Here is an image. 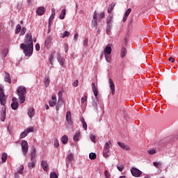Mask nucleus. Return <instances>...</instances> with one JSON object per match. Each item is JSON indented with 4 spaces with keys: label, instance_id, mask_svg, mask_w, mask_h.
Here are the masks:
<instances>
[{
    "label": "nucleus",
    "instance_id": "38",
    "mask_svg": "<svg viewBox=\"0 0 178 178\" xmlns=\"http://www.w3.org/2000/svg\"><path fill=\"white\" fill-rule=\"evenodd\" d=\"M6 55H8V51L6 49L2 50L1 58H6Z\"/></svg>",
    "mask_w": 178,
    "mask_h": 178
},
{
    "label": "nucleus",
    "instance_id": "16",
    "mask_svg": "<svg viewBox=\"0 0 178 178\" xmlns=\"http://www.w3.org/2000/svg\"><path fill=\"white\" fill-rule=\"evenodd\" d=\"M31 161H36L35 158L37 156V150L33 148L31 152Z\"/></svg>",
    "mask_w": 178,
    "mask_h": 178
},
{
    "label": "nucleus",
    "instance_id": "28",
    "mask_svg": "<svg viewBox=\"0 0 178 178\" xmlns=\"http://www.w3.org/2000/svg\"><path fill=\"white\" fill-rule=\"evenodd\" d=\"M65 16H66V10L63 9L61 10L59 17L61 20H63V19H65Z\"/></svg>",
    "mask_w": 178,
    "mask_h": 178
},
{
    "label": "nucleus",
    "instance_id": "52",
    "mask_svg": "<svg viewBox=\"0 0 178 178\" xmlns=\"http://www.w3.org/2000/svg\"><path fill=\"white\" fill-rule=\"evenodd\" d=\"M64 47H65V54H67V51H69V44H65Z\"/></svg>",
    "mask_w": 178,
    "mask_h": 178
},
{
    "label": "nucleus",
    "instance_id": "63",
    "mask_svg": "<svg viewBox=\"0 0 178 178\" xmlns=\"http://www.w3.org/2000/svg\"><path fill=\"white\" fill-rule=\"evenodd\" d=\"M103 156H104V158H108V156H109V153L103 152Z\"/></svg>",
    "mask_w": 178,
    "mask_h": 178
},
{
    "label": "nucleus",
    "instance_id": "15",
    "mask_svg": "<svg viewBox=\"0 0 178 178\" xmlns=\"http://www.w3.org/2000/svg\"><path fill=\"white\" fill-rule=\"evenodd\" d=\"M5 76H4V81L6 83H8L10 84L12 83V79H10V74H8V72H4Z\"/></svg>",
    "mask_w": 178,
    "mask_h": 178
},
{
    "label": "nucleus",
    "instance_id": "35",
    "mask_svg": "<svg viewBox=\"0 0 178 178\" xmlns=\"http://www.w3.org/2000/svg\"><path fill=\"white\" fill-rule=\"evenodd\" d=\"M21 31H22V26H20V24H17L16 26L15 34H19V33H20Z\"/></svg>",
    "mask_w": 178,
    "mask_h": 178
},
{
    "label": "nucleus",
    "instance_id": "6",
    "mask_svg": "<svg viewBox=\"0 0 178 178\" xmlns=\"http://www.w3.org/2000/svg\"><path fill=\"white\" fill-rule=\"evenodd\" d=\"M131 173L134 177H140L143 175V172L138 170V168H133L131 170Z\"/></svg>",
    "mask_w": 178,
    "mask_h": 178
},
{
    "label": "nucleus",
    "instance_id": "56",
    "mask_svg": "<svg viewBox=\"0 0 178 178\" xmlns=\"http://www.w3.org/2000/svg\"><path fill=\"white\" fill-rule=\"evenodd\" d=\"M83 45L84 47H87L88 45V40L86 39L85 40H83Z\"/></svg>",
    "mask_w": 178,
    "mask_h": 178
},
{
    "label": "nucleus",
    "instance_id": "44",
    "mask_svg": "<svg viewBox=\"0 0 178 178\" xmlns=\"http://www.w3.org/2000/svg\"><path fill=\"white\" fill-rule=\"evenodd\" d=\"M70 35V33L67 31L64 32V34L62 36V38H65V37H69Z\"/></svg>",
    "mask_w": 178,
    "mask_h": 178
},
{
    "label": "nucleus",
    "instance_id": "59",
    "mask_svg": "<svg viewBox=\"0 0 178 178\" xmlns=\"http://www.w3.org/2000/svg\"><path fill=\"white\" fill-rule=\"evenodd\" d=\"M82 124L84 130H87V123L86 122H83Z\"/></svg>",
    "mask_w": 178,
    "mask_h": 178
},
{
    "label": "nucleus",
    "instance_id": "57",
    "mask_svg": "<svg viewBox=\"0 0 178 178\" xmlns=\"http://www.w3.org/2000/svg\"><path fill=\"white\" fill-rule=\"evenodd\" d=\"M99 19H104V17H105V13H102L99 14Z\"/></svg>",
    "mask_w": 178,
    "mask_h": 178
},
{
    "label": "nucleus",
    "instance_id": "13",
    "mask_svg": "<svg viewBox=\"0 0 178 178\" xmlns=\"http://www.w3.org/2000/svg\"><path fill=\"white\" fill-rule=\"evenodd\" d=\"M44 13H45V8H44L43 6L39 7L36 10V15H38V16H42Z\"/></svg>",
    "mask_w": 178,
    "mask_h": 178
},
{
    "label": "nucleus",
    "instance_id": "8",
    "mask_svg": "<svg viewBox=\"0 0 178 178\" xmlns=\"http://www.w3.org/2000/svg\"><path fill=\"white\" fill-rule=\"evenodd\" d=\"M0 119L1 122H5L6 119V107H5V106H3L2 107L1 113L0 115Z\"/></svg>",
    "mask_w": 178,
    "mask_h": 178
},
{
    "label": "nucleus",
    "instance_id": "42",
    "mask_svg": "<svg viewBox=\"0 0 178 178\" xmlns=\"http://www.w3.org/2000/svg\"><path fill=\"white\" fill-rule=\"evenodd\" d=\"M27 134H27L26 131H23L22 133H21L19 138H24L27 136Z\"/></svg>",
    "mask_w": 178,
    "mask_h": 178
},
{
    "label": "nucleus",
    "instance_id": "26",
    "mask_svg": "<svg viewBox=\"0 0 178 178\" xmlns=\"http://www.w3.org/2000/svg\"><path fill=\"white\" fill-rule=\"evenodd\" d=\"M11 108H12V109H13V111H16V109H17V108H19V102H13L11 104Z\"/></svg>",
    "mask_w": 178,
    "mask_h": 178
},
{
    "label": "nucleus",
    "instance_id": "17",
    "mask_svg": "<svg viewBox=\"0 0 178 178\" xmlns=\"http://www.w3.org/2000/svg\"><path fill=\"white\" fill-rule=\"evenodd\" d=\"M41 166L44 172H48V162L45 160H42L41 162Z\"/></svg>",
    "mask_w": 178,
    "mask_h": 178
},
{
    "label": "nucleus",
    "instance_id": "11",
    "mask_svg": "<svg viewBox=\"0 0 178 178\" xmlns=\"http://www.w3.org/2000/svg\"><path fill=\"white\" fill-rule=\"evenodd\" d=\"M108 83H109V87L111 90V94L113 95H115V83H113V81L112 80V79H108Z\"/></svg>",
    "mask_w": 178,
    "mask_h": 178
},
{
    "label": "nucleus",
    "instance_id": "19",
    "mask_svg": "<svg viewBox=\"0 0 178 178\" xmlns=\"http://www.w3.org/2000/svg\"><path fill=\"white\" fill-rule=\"evenodd\" d=\"M49 106H55L56 105V96H52L51 100L49 102Z\"/></svg>",
    "mask_w": 178,
    "mask_h": 178
},
{
    "label": "nucleus",
    "instance_id": "46",
    "mask_svg": "<svg viewBox=\"0 0 178 178\" xmlns=\"http://www.w3.org/2000/svg\"><path fill=\"white\" fill-rule=\"evenodd\" d=\"M153 165L154 166H155V168H156L157 169H159V166H161L160 163L154 161L153 162Z\"/></svg>",
    "mask_w": 178,
    "mask_h": 178
},
{
    "label": "nucleus",
    "instance_id": "55",
    "mask_svg": "<svg viewBox=\"0 0 178 178\" xmlns=\"http://www.w3.org/2000/svg\"><path fill=\"white\" fill-rule=\"evenodd\" d=\"M33 131V128H28L25 131L27 133V134H29V133H31Z\"/></svg>",
    "mask_w": 178,
    "mask_h": 178
},
{
    "label": "nucleus",
    "instance_id": "21",
    "mask_svg": "<svg viewBox=\"0 0 178 178\" xmlns=\"http://www.w3.org/2000/svg\"><path fill=\"white\" fill-rule=\"evenodd\" d=\"M56 55L58 62H59L60 66H63V58H62L59 53H57Z\"/></svg>",
    "mask_w": 178,
    "mask_h": 178
},
{
    "label": "nucleus",
    "instance_id": "12",
    "mask_svg": "<svg viewBox=\"0 0 178 178\" xmlns=\"http://www.w3.org/2000/svg\"><path fill=\"white\" fill-rule=\"evenodd\" d=\"M118 144L122 149H124V151H129L130 150V147H129L126 143H121V142H118Z\"/></svg>",
    "mask_w": 178,
    "mask_h": 178
},
{
    "label": "nucleus",
    "instance_id": "50",
    "mask_svg": "<svg viewBox=\"0 0 178 178\" xmlns=\"http://www.w3.org/2000/svg\"><path fill=\"white\" fill-rule=\"evenodd\" d=\"M54 147L56 148H58V147H59V142L58 141V139H55L54 140Z\"/></svg>",
    "mask_w": 178,
    "mask_h": 178
},
{
    "label": "nucleus",
    "instance_id": "61",
    "mask_svg": "<svg viewBox=\"0 0 178 178\" xmlns=\"http://www.w3.org/2000/svg\"><path fill=\"white\" fill-rule=\"evenodd\" d=\"M78 37H79V33H75L74 35V40L75 41H77Z\"/></svg>",
    "mask_w": 178,
    "mask_h": 178
},
{
    "label": "nucleus",
    "instance_id": "45",
    "mask_svg": "<svg viewBox=\"0 0 178 178\" xmlns=\"http://www.w3.org/2000/svg\"><path fill=\"white\" fill-rule=\"evenodd\" d=\"M111 144V140H108V142L106 143L104 148L109 149L111 148L110 147Z\"/></svg>",
    "mask_w": 178,
    "mask_h": 178
},
{
    "label": "nucleus",
    "instance_id": "27",
    "mask_svg": "<svg viewBox=\"0 0 178 178\" xmlns=\"http://www.w3.org/2000/svg\"><path fill=\"white\" fill-rule=\"evenodd\" d=\"M116 6V3L113 2L111 5L110 7L108 8L107 12L108 13H111L113 10V8Z\"/></svg>",
    "mask_w": 178,
    "mask_h": 178
},
{
    "label": "nucleus",
    "instance_id": "33",
    "mask_svg": "<svg viewBox=\"0 0 178 178\" xmlns=\"http://www.w3.org/2000/svg\"><path fill=\"white\" fill-rule=\"evenodd\" d=\"M92 91L96 99H98V88H95V89H92Z\"/></svg>",
    "mask_w": 178,
    "mask_h": 178
},
{
    "label": "nucleus",
    "instance_id": "64",
    "mask_svg": "<svg viewBox=\"0 0 178 178\" xmlns=\"http://www.w3.org/2000/svg\"><path fill=\"white\" fill-rule=\"evenodd\" d=\"M103 152L109 154V149H106V148L104 147V150H103Z\"/></svg>",
    "mask_w": 178,
    "mask_h": 178
},
{
    "label": "nucleus",
    "instance_id": "32",
    "mask_svg": "<svg viewBox=\"0 0 178 178\" xmlns=\"http://www.w3.org/2000/svg\"><path fill=\"white\" fill-rule=\"evenodd\" d=\"M79 138H80V132H76L74 135L73 140L74 141H78Z\"/></svg>",
    "mask_w": 178,
    "mask_h": 178
},
{
    "label": "nucleus",
    "instance_id": "48",
    "mask_svg": "<svg viewBox=\"0 0 178 178\" xmlns=\"http://www.w3.org/2000/svg\"><path fill=\"white\" fill-rule=\"evenodd\" d=\"M90 138L92 143H95V139L97 138V137L91 134Z\"/></svg>",
    "mask_w": 178,
    "mask_h": 178
},
{
    "label": "nucleus",
    "instance_id": "41",
    "mask_svg": "<svg viewBox=\"0 0 178 178\" xmlns=\"http://www.w3.org/2000/svg\"><path fill=\"white\" fill-rule=\"evenodd\" d=\"M112 23V15H108L106 20V24H111Z\"/></svg>",
    "mask_w": 178,
    "mask_h": 178
},
{
    "label": "nucleus",
    "instance_id": "7",
    "mask_svg": "<svg viewBox=\"0 0 178 178\" xmlns=\"http://www.w3.org/2000/svg\"><path fill=\"white\" fill-rule=\"evenodd\" d=\"M65 119L66 122H67V127L69 128L73 123L72 121V113L70 111L67 112Z\"/></svg>",
    "mask_w": 178,
    "mask_h": 178
},
{
    "label": "nucleus",
    "instance_id": "47",
    "mask_svg": "<svg viewBox=\"0 0 178 178\" xmlns=\"http://www.w3.org/2000/svg\"><path fill=\"white\" fill-rule=\"evenodd\" d=\"M105 59L106 62L110 63L111 62V57L109 56V54H104Z\"/></svg>",
    "mask_w": 178,
    "mask_h": 178
},
{
    "label": "nucleus",
    "instance_id": "58",
    "mask_svg": "<svg viewBox=\"0 0 178 178\" xmlns=\"http://www.w3.org/2000/svg\"><path fill=\"white\" fill-rule=\"evenodd\" d=\"M117 168L120 172H123L124 168L122 165H118Z\"/></svg>",
    "mask_w": 178,
    "mask_h": 178
},
{
    "label": "nucleus",
    "instance_id": "34",
    "mask_svg": "<svg viewBox=\"0 0 178 178\" xmlns=\"http://www.w3.org/2000/svg\"><path fill=\"white\" fill-rule=\"evenodd\" d=\"M89 158L92 161L94 160V159H97V154L95 153L91 152V153L89 154Z\"/></svg>",
    "mask_w": 178,
    "mask_h": 178
},
{
    "label": "nucleus",
    "instance_id": "20",
    "mask_svg": "<svg viewBox=\"0 0 178 178\" xmlns=\"http://www.w3.org/2000/svg\"><path fill=\"white\" fill-rule=\"evenodd\" d=\"M54 17H55V8H51V15L49 19V26H51V23H52V20H54Z\"/></svg>",
    "mask_w": 178,
    "mask_h": 178
},
{
    "label": "nucleus",
    "instance_id": "3",
    "mask_svg": "<svg viewBox=\"0 0 178 178\" xmlns=\"http://www.w3.org/2000/svg\"><path fill=\"white\" fill-rule=\"evenodd\" d=\"M62 91H59L58 92V102H57V105L56 106V111H59V108H60L62 106V105H63V96L62 95Z\"/></svg>",
    "mask_w": 178,
    "mask_h": 178
},
{
    "label": "nucleus",
    "instance_id": "60",
    "mask_svg": "<svg viewBox=\"0 0 178 178\" xmlns=\"http://www.w3.org/2000/svg\"><path fill=\"white\" fill-rule=\"evenodd\" d=\"M35 50L38 52L40 51V44L37 43L35 44Z\"/></svg>",
    "mask_w": 178,
    "mask_h": 178
},
{
    "label": "nucleus",
    "instance_id": "43",
    "mask_svg": "<svg viewBox=\"0 0 178 178\" xmlns=\"http://www.w3.org/2000/svg\"><path fill=\"white\" fill-rule=\"evenodd\" d=\"M92 105L95 111H98V104H97V102L93 101Z\"/></svg>",
    "mask_w": 178,
    "mask_h": 178
},
{
    "label": "nucleus",
    "instance_id": "9",
    "mask_svg": "<svg viewBox=\"0 0 178 178\" xmlns=\"http://www.w3.org/2000/svg\"><path fill=\"white\" fill-rule=\"evenodd\" d=\"M51 45H52V37L51 35H48L44 41V47L49 48Z\"/></svg>",
    "mask_w": 178,
    "mask_h": 178
},
{
    "label": "nucleus",
    "instance_id": "24",
    "mask_svg": "<svg viewBox=\"0 0 178 178\" xmlns=\"http://www.w3.org/2000/svg\"><path fill=\"white\" fill-rule=\"evenodd\" d=\"M34 113H35V112H34V108H30L29 109V111H28V116L29 117V118H33V116H34Z\"/></svg>",
    "mask_w": 178,
    "mask_h": 178
},
{
    "label": "nucleus",
    "instance_id": "4",
    "mask_svg": "<svg viewBox=\"0 0 178 178\" xmlns=\"http://www.w3.org/2000/svg\"><path fill=\"white\" fill-rule=\"evenodd\" d=\"M0 104L3 106H5L6 104V96H5V93L3 92V88L1 86H0Z\"/></svg>",
    "mask_w": 178,
    "mask_h": 178
},
{
    "label": "nucleus",
    "instance_id": "23",
    "mask_svg": "<svg viewBox=\"0 0 178 178\" xmlns=\"http://www.w3.org/2000/svg\"><path fill=\"white\" fill-rule=\"evenodd\" d=\"M35 162H37L36 160H31V162L28 163L29 169H33L35 166Z\"/></svg>",
    "mask_w": 178,
    "mask_h": 178
},
{
    "label": "nucleus",
    "instance_id": "37",
    "mask_svg": "<svg viewBox=\"0 0 178 178\" xmlns=\"http://www.w3.org/2000/svg\"><path fill=\"white\" fill-rule=\"evenodd\" d=\"M23 170H24V166L22 165L19 166L17 172L19 173V175H22L23 173Z\"/></svg>",
    "mask_w": 178,
    "mask_h": 178
},
{
    "label": "nucleus",
    "instance_id": "39",
    "mask_svg": "<svg viewBox=\"0 0 178 178\" xmlns=\"http://www.w3.org/2000/svg\"><path fill=\"white\" fill-rule=\"evenodd\" d=\"M50 178H58V175L55 172H51L49 175Z\"/></svg>",
    "mask_w": 178,
    "mask_h": 178
},
{
    "label": "nucleus",
    "instance_id": "22",
    "mask_svg": "<svg viewBox=\"0 0 178 178\" xmlns=\"http://www.w3.org/2000/svg\"><path fill=\"white\" fill-rule=\"evenodd\" d=\"M49 83H51V80L49 79V76H45L44 84L46 88L49 86Z\"/></svg>",
    "mask_w": 178,
    "mask_h": 178
},
{
    "label": "nucleus",
    "instance_id": "54",
    "mask_svg": "<svg viewBox=\"0 0 178 178\" xmlns=\"http://www.w3.org/2000/svg\"><path fill=\"white\" fill-rule=\"evenodd\" d=\"M77 86H79V80L74 81L73 86L74 87H77Z\"/></svg>",
    "mask_w": 178,
    "mask_h": 178
},
{
    "label": "nucleus",
    "instance_id": "1",
    "mask_svg": "<svg viewBox=\"0 0 178 178\" xmlns=\"http://www.w3.org/2000/svg\"><path fill=\"white\" fill-rule=\"evenodd\" d=\"M24 43H22L20 48L23 49L25 56H31L33 55V36L31 33H26L24 38Z\"/></svg>",
    "mask_w": 178,
    "mask_h": 178
},
{
    "label": "nucleus",
    "instance_id": "29",
    "mask_svg": "<svg viewBox=\"0 0 178 178\" xmlns=\"http://www.w3.org/2000/svg\"><path fill=\"white\" fill-rule=\"evenodd\" d=\"M106 33L108 35H109L110 33H111V30L112 29V24H106Z\"/></svg>",
    "mask_w": 178,
    "mask_h": 178
},
{
    "label": "nucleus",
    "instance_id": "18",
    "mask_svg": "<svg viewBox=\"0 0 178 178\" xmlns=\"http://www.w3.org/2000/svg\"><path fill=\"white\" fill-rule=\"evenodd\" d=\"M104 55H111L112 54V47L111 46H106L104 51Z\"/></svg>",
    "mask_w": 178,
    "mask_h": 178
},
{
    "label": "nucleus",
    "instance_id": "25",
    "mask_svg": "<svg viewBox=\"0 0 178 178\" xmlns=\"http://www.w3.org/2000/svg\"><path fill=\"white\" fill-rule=\"evenodd\" d=\"M60 140L63 144H67V141H69V138L67 137V136L64 135L63 137H61Z\"/></svg>",
    "mask_w": 178,
    "mask_h": 178
},
{
    "label": "nucleus",
    "instance_id": "30",
    "mask_svg": "<svg viewBox=\"0 0 178 178\" xmlns=\"http://www.w3.org/2000/svg\"><path fill=\"white\" fill-rule=\"evenodd\" d=\"M8 159V154L6 153H3L1 155V161L3 163L6 162V160Z\"/></svg>",
    "mask_w": 178,
    "mask_h": 178
},
{
    "label": "nucleus",
    "instance_id": "10",
    "mask_svg": "<svg viewBox=\"0 0 178 178\" xmlns=\"http://www.w3.org/2000/svg\"><path fill=\"white\" fill-rule=\"evenodd\" d=\"M97 26H98V22L97 20V11H95L93 14V19L92 20V28L95 29Z\"/></svg>",
    "mask_w": 178,
    "mask_h": 178
},
{
    "label": "nucleus",
    "instance_id": "36",
    "mask_svg": "<svg viewBox=\"0 0 178 178\" xmlns=\"http://www.w3.org/2000/svg\"><path fill=\"white\" fill-rule=\"evenodd\" d=\"M149 155H154L156 154V149H151L147 151Z\"/></svg>",
    "mask_w": 178,
    "mask_h": 178
},
{
    "label": "nucleus",
    "instance_id": "14",
    "mask_svg": "<svg viewBox=\"0 0 178 178\" xmlns=\"http://www.w3.org/2000/svg\"><path fill=\"white\" fill-rule=\"evenodd\" d=\"M72 161H73V154L70 153L66 157L67 168L69 167V165H70V163L72 162Z\"/></svg>",
    "mask_w": 178,
    "mask_h": 178
},
{
    "label": "nucleus",
    "instance_id": "62",
    "mask_svg": "<svg viewBox=\"0 0 178 178\" xmlns=\"http://www.w3.org/2000/svg\"><path fill=\"white\" fill-rule=\"evenodd\" d=\"M168 60H169V62H172V63H174V62H175V58H173V57H170L169 58H168Z\"/></svg>",
    "mask_w": 178,
    "mask_h": 178
},
{
    "label": "nucleus",
    "instance_id": "40",
    "mask_svg": "<svg viewBox=\"0 0 178 178\" xmlns=\"http://www.w3.org/2000/svg\"><path fill=\"white\" fill-rule=\"evenodd\" d=\"M26 31H27V29L26 27H23L21 30L19 35H24V34H26Z\"/></svg>",
    "mask_w": 178,
    "mask_h": 178
},
{
    "label": "nucleus",
    "instance_id": "53",
    "mask_svg": "<svg viewBox=\"0 0 178 178\" xmlns=\"http://www.w3.org/2000/svg\"><path fill=\"white\" fill-rule=\"evenodd\" d=\"M86 101H87V96H85L84 97H82L81 99V104H84V102H86Z\"/></svg>",
    "mask_w": 178,
    "mask_h": 178
},
{
    "label": "nucleus",
    "instance_id": "51",
    "mask_svg": "<svg viewBox=\"0 0 178 178\" xmlns=\"http://www.w3.org/2000/svg\"><path fill=\"white\" fill-rule=\"evenodd\" d=\"M104 176L106 178H109V177H111V174H109V172L108 170H106L104 172Z\"/></svg>",
    "mask_w": 178,
    "mask_h": 178
},
{
    "label": "nucleus",
    "instance_id": "49",
    "mask_svg": "<svg viewBox=\"0 0 178 178\" xmlns=\"http://www.w3.org/2000/svg\"><path fill=\"white\" fill-rule=\"evenodd\" d=\"M130 13H131V8H128L126 12H125V15L126 16L129 17V15H130Z\"/></svg>",
    "mask_w": 178,
    "mask_h": 178
},
{
    "label": "nucleus",
    "instance_id": "5",
    "mask_svg": "<svg viewBox=\"0 0 178 178\" xmlns=\"http://www.w3.org/2000/svg\"><path fill=\"white\" fill-rule=\"evenodd\" d=\"M22 149L23 152V155H27V152H29V143L26 140L22 141Z\"/></svg>",
    "mask_w": 178,
    "mask_h": 178
},
{
    "label": "nucleus",
    "instance_id": "31",
    "mask_svg": "<svg viewBox=\"0 0 178 178\" xmlns=\"http://www.w3.org/2000/svg\"><path fill=\"white\" fill-rule=\"evenodd\" d=\"M126 54H127V50L124 47H122L121 49V58H124Z\"/></svg>",
    "mask_w": 178,
    "mask_h": 178
},
{
    "label": "nucleus",
    "instance_id": "2",
    "mask_svg": "<svg viewBox=\"0 0 178 178\" xmlns=\"http://www.w3.org/2000/svg\"><path fill=\"white\" fill-rule=\"evenodd\" d=\"M17 92L19 97V104L24 103V101H26V97H24V95H26V93L27 92L26 88L22 86L19 87L17 89Z\"/></svg>",
    "mask_w": 178,
    "mask_h": 178
}]
</instances>
